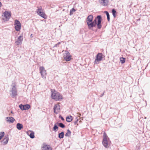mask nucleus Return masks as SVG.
Returning a JSON list of instances; mask_svg holds the SVG:
<instances>
[{
    "mask_svg": "<svg viewBox=\"0 0 150 150\" xmlns=\"http://www.w3.org/2000/svg\"><path fill=\"white\" fill-rule=\"evenodd\" d=\"M102 20V16L100 15H98L96 17L94 20L93 21H92V25L91 26L90 29L91 28L95 27L97 25V27L98 29H100L102 27V25L101 24V22Z\"/></svg>",
    "mask_w": 150,
    "mask_h": 150,
    "instance_id": "obj_1",
    "label": "nucleus"
},
{
    "mask_svg": "<svg viewBox=\"0 0 150 150\" xmlns=\"http://www.w3.org/2000/svg\"><path fill=\"white\" fill-rule=\"evenodd\" d=\"M51 97L56 101H61L63 99V96L59 92L55 90L51 89Z\"/></svg>",
    "mask_w": 150,
    "mask_h": 150,
    "instance_id": "obj_2",
    "label": "nucleus"
},
{
    "mask_svg": "<svg viewBox=\"0 0 150 150\" xmlns=\"http://www.w3.org/2000/svg\"><path fill=\"white\" fill-rule=\"evenodd\" d=\"M109 138L105 132L103 134V139L102 141V144L103 146L106 148H108L110 145V142L108 140Z\"/></svg>",
    "mask_w": 150,
    "mask_h": 150,
    "instance_id": "obj_3",
    "label": "nucleus"
},
{
    "mask_svg": "<svg viewBox=\"0 0 150 150\" xmlns=\"http://www.w3.org/2000/svg\"><path fill=\"white\" fill-rule=\"evenodd\" d=\"M103 59V54L101 53H98L96 55L95 60L94 62V64H98L99 62L102 61Z\"/></svg>",
    "mask_w": 150,
    "mask_h": 150,
    "instance_id": "obj_4",
    "label": "nucleus"
},
{
    "mask_svg": "<svg viewBox=\"0 0 150 150\" xmlns=\"http://www.w3.org/2000/svg\"><path fill=\"white\" fill-rule=\"evenodd\" d=\"M38 9L36 11L38 14L44 18H47V16L45 13L43 12L42 7H40V8H39L38 7Z\"/></svg>",
    "mask_w": 150,
    "mask_h": 150,
    "instance_id": "obj_5",
    "label": "nucleus"
},
{
    "mask_svg": "<svg viewBox=\"0 0 150 150\" xmlns=\"http://www.w3.org/2000/svg\"><path fill=\"white\" fill-rule=\"evenodd\" d=\"M93 16L92 15H89L86 19V23L88 28L90 29L91 26L92 25V22L93 20Z\"/></svg>",
    "mask_w": 150,
    "mask_h": 150,
    "instance_id": "obj_6",
    "label": "nucleus"
},
{
    "mask_svg": "<svg viewBox=\"0 0 150 150\" xmlns=\"http://www.w3.org/2000/svg\"><path fill=\"white\" fill-rule=\"evenodd\" d=\"M15 28L16 31H19L21 27V25L20 22L17 19H16L14 22Z\"/></svg>",
    "mask_w": 150,
    "mask_h": 150,
    "instance_id": "obj_7",
    "label": "nucleus"
},
{
    "mask_svg": "<svg viewBox=\"0 0 150 150\" xmlns=\"http://www.w3.org/2000/svg\"><path fill=\"white\" fill-rule=\"evenodd\" d=\"M39 70L42 77L44 79L46 78V71L43 67H41L39 68Z\"/></svg>",
    "mask_w": 150,
    "mask_h": 150,
    "instance_id": "obj_8",
    "label": "nucleus"
},
{
    "mask_svg": "<svg viewBox=\"0 0 150 150\" xmlns=\"http://www.w3.org/2000/svg\"><path fill=\"white\" fill-rule=\"evenodd\" d=\"M16 85L14 84L12 87V89L10 91V92H11L12 97L14 98L15 97L17 96V90L16 88L15 87Z\"/></svg>",
    "mask_w": 150,
    "mask_h": 150,
    "instance_id": "obj_9",
    "label": "nucleus"
},
{
    "mask_svg": "<svg viewBox=\"0 0 150 150\" xmlns=\"http://www.w3.org/2000/svg\"><path fill=\"white\" fill-rule=\"evenodd\" d=\"M19 107L22 110H28L30 108V105L28 104L24 105L20 104L19 105Z\"/></svg>",
    "mask_w": 150,
    "mask_h": 150,
    "instance_id": "obj_10",
    "label": "nucleus"
},
{
    "mask_svg": "<svg viewBox=\"0 0 150 150\" xmlns=\"http://www.w3.org/2000/svg\"><path fill=\"white\" fill-rule=\"evenodd\" d=\"M64 58L66 61H69L71 59V56L69 53L67 51L64 55Z\"/></svg>",
    "mask_w": 150,
    "mask_h": 150,
    "instance_id": "obj_11",
    "label": "nucleus"
},
{
    "mask_svg": "<svg viewBox=\"0 0 150 150\" xmlns=\"http://www.w3.org/2000/svg\"><path fill=\"white\" fill-rule=\"evenodd\" d=\"M60 107L59 105L55 104L53 108L54 113L56 114H58L60 110Z\"/></svg>",
    "mask_w": 150,
    "mask_h": 150,
    "instance_id": "obj_12",
    "label": "nucleus"
},
{
    "mask_svg": "<svg viewBox=\"0 0 150 150\" xmlns=\"http://www.w3.org/2000/svg\"><path fill=\"white\" fill-rule=\"evenodd\" d=\"M4 14L6 18V20L8 21L11 16V13L8 11H5L4 13Z\"/></svg>",
    "mask_w": 150,
    "mask_h": 150,
    "instance_id": "obj_13",
    "label": "nucleus"
},
{
    "mask_svg": "<svg viewBox=\"0 0 150 150\" xmlns=\"http://www.w3.org/2000/svg\"><path fill=\"white\" fill-rule=\"evenodd\" d=\"M42 150H52V148L50 145L44 143L42 147Z\"/></svg>",
    "mask_w": 150,
    "mask_h": 150,
    "instance_id": "obj_14",
    "label": "nucleus"
},
{
    "mask_svg": "<svg viewBox=\"0 0 150 150\" xmlns=\"http://www.w3.org/2000/svg\"><path fill=\"white\" fill-rule=\"evenodd\" d=\"M23 36H19L18 37L17 40L15 42V43L17 45H20L22 43V41H23Z\"/></svg>",
    "mask_w": 150,
    "mask_h": 150,
    "instance_id": "obj_15",
    "label": "nucleus"
},
{
    "mask_svg": "<svg viewBox=\"0 0 150 150\" xmlns=\"http://www.w3.org/2000/svg\"><path fill=\"white\" fill-rule=\"evenodd\" d=\"M6 121L9 123H12L15 120V119L12 117H8L6 118Z\"/></svg>",
    "mask_w": 150,
    "mask_h": 150,
    "instance_id": "obj_16",
    "label": "nucleus"
},
{
    "mask_svg": "<svg viewBox=\"0 0 150 150\" xmlns=\"http://www.w3.org/2000/svg\"><path fill=\"white\" fill-rule=\"evenodd\" d=\"M100 4L104 6H107L108 3V0H99Z\"/></svg>",
    "mask_w": 150,
    "mask_h": 150,
    "instance_id": "obj_17",
    "label": "nucleus"
},
{
    "mask_svg": "<svg viewBox=\"0 0 150 150\" xmlns=\"http://www.w3.org/2000/svg\"><path fill=\"white\" fill-rule=\"evenodd\" d=\"M9 138L8 135H5L3 140V145L6 144L8 141Z\"/></svg>",
    "mask_w": 150,
    "mask_h": 150,
    "instance_id": "obj_18",
    "label": "nucleus"
},
{
    "mask_svg": "<svg viewBox=\"0 0 150 150\" xmlns=\"http://www.w3.org/2000/svg\"><path fill=\"white\" fill-rule=\"evenodd\" d=\"M16 128L18 129L21 130L23 128V126L22 124L20 123H18L16 124Z\"/></svg>",
    "mask_w": 150,
    "mask_h": 150,
    "instance_id": "obj_19",
    "label": "nucleus"
},
{
    "mask_svg": "<svg viewBox=\"0 0 150 150\" xmlns=\"http://www.w3.org/2000/svg\"><path fill=\"white\" fill-rule=\"evenodd\" d=\"M66 121L68 122H70L72 120V117L71 115L67 116L66 118Z\"/></svg>",
    "mask_w": 150,
    "mask_h": 150,
    "instance_id": "obj_20",
    "label": "nucleus"
},
{
    "mask_svg": "<svg viewBox=\"0 0 150 150\" xmlns=\"http://www.w3.org/2000/svg\"><path fill=\"white\" fill-rule=\"evenodd\" d=\"M64 132H62L61 133L58 134V137L60 139L63 138L64 137Z\"/></svg>",
    "mask_w": 150,
    "mask_h": 150,
    "instance_id": "obj_21",
    "label": "nucleus"
},
{
    "mask_svg": "<svg viewBox=\"0 0 150 150\" xmlns=\"http://www.w3.org/2000/svg\"><path fill=\"white\" fill-rule=\"evenodd\" d=\"M104 13L106 15L107 20L109 22L110 20V16L108 12L107 11H105Z\"/></svg>",
    "mask_w": 150,
    "mask_h": 150,
    "instance_id": "obj_22",
    "label": "nucleus"
},
{
    "mask_svg": "<svg viewBox=\"0 0 150 150\" xmlns=\"http://www.w3.org/2000/svg\"><path fill=\"white\" fill-rule=\"evenodd\" d=\"M57 124L58 126H59V127L62 128H65V125L62 122H57Z\"/></svg>",
    "mask_w": 150,
    "mask_h": 150,
    "instance_id": "obj_23",
    "label": "nucleus"
},
{
    "mask_svg": "<svg viewBox=\"0 0 150 150\" xmlns=\"http://www.w3.org/2000/svg\"><path fill=\"white\" fill-rule=\"evenodd\" d=\"M71 134V131L69 129L67 130V132L65 134V136L66 137H69L70 136Z\"/></svg>",
    "mask_w": 150,
    "mask_h": 150,
    "instance_id": "obj_24",
    "label": "nucleus"
},
{
    "mask_svg": "<svg viewBox=\"0 0 150 150\" xmlns=\"http://www.w3.org/2000/svg\"><path fill=\"white\" fill-rule=\"evenodd\" d=\"M58 129V127L56 125V124H55L54 126L53 127V130L55 132H56L57 131Z\"/></svg>",
    "mask_w": 150,
    "mask_h": 150,
    "instance_id": "obj_25",
    "label": "nucleus"
},
{
    "mask_svg": "<svg viewBox=\"0 0 150 150\" xmlns=\"http://www.w3.org/2000/svg\"><path fill=\"white\" fill-rule=\"evenodd\" d=\"M112 14L114 17L115 18L116 16V11L115 9H113L112 10Z\"/></svg>",
    "mask_w": 150,
    "mask_h": 150,
    "instance_id": "obj_26",
    "label": "nucleus"
},
{
    "mask_svg": "<svg viewBox=\"0 0 150 150\" xmlns=\"http://www.w3.org/2000/svg\"><path fill=\"white\" fill-rule=\"evenodd\" d=\"M28 135L32 139H33L35 137L34 133L33 132H31L29 134H28Z\"/></svg>",
    "mask_w": 150,
    "mask_h": 150,
    "instance_id": "obj_27",
    "label": "nucleus"
},
{
    "mask_svg": "<svg viewBox=\"0 0 150 150\" xmlns=\"http://www.w3.org/2000/svg\"><path fill=\"white\" fill-rule=\"evenodd\" d=\"M120 60L121 64H123L125 62V58L123 57L120 58Z\"/></svg>",
    "mask_w": 150,
    "mask_h": 150,
    "instance_id": "obj_28",
    "label": "nucleus"
},
{
    "mask_svg": "<svg viewBox=\"0 0 150 150\" xmlns=\"http://www.w3.org/2000/svg\"><path fill=\"white\" fill-rule=\"evenodd\" d=\"M75 11L76 10L74 8H72L70 11V15H71L73 14V12H75Z\"/></svg>",
    "mask_w": 150,
    "mask_h": 150,
    "instance_id": "obj_29",
    "label": "nucleus"
},
{
    "mask_svg": "<svg viewBox=\"0 0 150 150\" xmlns=\"http://www.w3.org/2000/svg\"><path fill=\"white\" fill-rule=\"evenodd\" d=\"M4 135V132H2L0 133V140H1Z\"/></svg>",
    "mask_w": 150,
    "mask_h": 150,
    "instance_id": "obj_30",
    "label": "nucleus"
},
{
    "mask_svg": "<svg viewBox=\"0 0 150 150\" xmlns=\"http://www.w3.org/2000/svg\"><path fill=\"white\" fill-rule=\"evenodd\" d=\"M61 42H58L57 44H55L53 47V48L55 47H59V45L60 44Z\"/></svg>",
    "mask_w": 150,
    "mask_h": 150,
    "instance_id": "obj_31",
    "label": "nucleus"
},
{
    "mask_svg": "<svg viewBox=\"0 0 150 150\" xmlns=\"http://www.w3.org/2000/svg\"><path fill=\"white\" fill-rule=\"evenodd\" d=\"M76 121L74 122V124L76 125L77 123L79 121V118L78 117H76Z\"/></svg>",
    "mask_w": 150,
    "mask_h": 150,
    "instance_id": "obj_32",
    "label": "nucleus"
},
{
    "mask_svg": "<svg viewBox=\"0 0 150 150\" xmlns=\"http://www.w3.org/2000/svg\"><path fill=\"white\" fill-rule=\"evenodd\" d=\"M59 118H61V119L62 120V121H64V118H63V117H62V116H61V115H60L59 116Z\"/></svg>",
    "mask_w": 150,
    "mask_h": 150,
    "instance_id": "obj_33",
    "label": "nucleus"
},
{
    "mask_svg": "<svg viewBox=\"0 0 150 150\" xmlns=\"http://www.w3.org/2000/svg\"><path fill=\"white\" fill-rule=\"evenodd\" d=\"M105 93V91H104L103 93L100 95V97H102L104 95Z\"/></svg>",
    "mask_w": 150,
    "mask_h": 150,
    "instance_id": "obj_34",
    "label": "nucleus"
},
{
    "mask_svg": "<svg viewBox=\"0 0 150 150\" xmlns=\"http://www.w3.org/2000/svg\"><path fill=\"white\" fill-rule=\"evenodd\" d=\"M2 5V4H1V2H0V7H1Z\"/></svg>",
    "mask_w": 150,
    "mask_h": 150,
    "instance_id": "obj_35",
    "label": "nucleus"
},
{
    "mask_svg": "<svg viewBox=\"0 0 150 150\" xmlns=\"http://www.w3.org/2000/svg\"><path fill=\"white\" fill-rule=\"evenodd\" d=\"M11 113H13L12 111H11Z\"/></svg>",
    "mask_w": 150,
    "mask_h": 150,
    "instance_id": "obj_36",
    "label": "nucleus"
},
{
    "mask_svg": "<svg viewBox=\"0 0 150 150\" xmlns=\"http://www.w3.org/2000/svg\"><path fill=\"white\" fill-rule=\"evenodd\" d=\"M30 36H32V34H31V35H30Z\"/></svg>",
    "mask_w": 150,
    "mask_h": 150,
    "instance_id": "obj_37",
    "label": "nucleus"
},
{
    "mask_svg": "<svg viewBox=\"0 0 150 150\" xmlns=\"http://www.w3.org/2000/svg\"><path fill=\"white\" fill-rule=\"evenodd\" d=\"M30 36H32V34H31V35H30Z\"/></svg>",
    "mask_w": 150,
    "mask_h": 150,
    "instance_id": "obj_38",
    "label": "nucleus"
}]
</instances>
